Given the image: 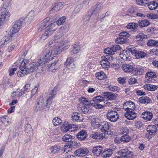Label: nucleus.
Returning a JSON list of instances; mask_svg holds the SVG:
<instances>
[{
	"mask_svg": "<svg viewBox=\"0 0 158 158\" xmlns=\"http://www.w3.org/2000/svg\"><path fill=\"white\" fill-rule=\"evenodd\" d=\"M122 69L123 71L125 73H130L133 71V67L131 65L127 64H124L122 66Z\"/></svg>",
	"mask_w": 158,
	"mask_h": 158,
	"instance_id": "obj_24",
	"label": "nucleus"
},
{
	"mask_svg": "<svg viewBox=\"0 0 158 158\" xmlns=\"http://www.w3.org/2000/svg\"><path fill=\"white\" fill-rule=\"evenodd\" d=\"M50 20V18L49 17L45 18L43 21L44 23V24L39 29V30L41 31L42 30H44L46 28L47 26L48 25V24L51 23Z\"/></svg>",
	"mask_w": 158,
	"mask_h": 158,
	"instance_id": "obj_36",
	"label": "nucleus"
},
{
	"mask_svg": "<svg viewBox=\"0 0 158 158\" xmlns=\"http://www.w3.org/2000/svg\"><path fill=\"white\" fill-rule=\"evenodd\" d=\"M112 154V150L111 149H105L102 154L103 158L110 157Z\"/></svg>",
	"mask_w": 158,
	"mask_h": 158,
	"instance_id": "obj_30",
	"label": "nucleus"
},
{
	"mask_svg": "<svg viewBox=\"0 0 158 158\" xmlns=\"http://www.w3.org/2000/svg\"><path fill=\"white\" fill-rule=\"evenodd\" d=\"M62 140L65 142H69L72 141L73 137L69 134H65L62 137Z\"/></svg>",
	"mask_w": 158,
	"mask_h": 158,
	"instance_id": "obj_44",
	"label": "nucleus"
},
{
	"mask_svg": "<svg viewBox=\"0 0 158 158\" xmlns=\"http://www.w3.org/2000/svg\"><path fill=\"white\" fill-rule=\"evenodd\" d=\"M142 118L146 121H150L153 117L152 113L150 111H146L142 114Z\"/></svg>",
	"mask_w": 158,
	"mask_h": 158,
	"instance_id": "obj_16",
	"label": "nucleus"
},
{
	"mask_svg": "<svg viewBox=\"0 0 158 158\" xmlns=\"http://www.w3.org/2000/svg\"><path fill=\"white\" fill-rule=\"evenodd\" d=\"M79 101L80 102V103L77 105L82 106L84 105H89L90 102L89 101L88 99L85 98L81 97L79 98Z\"/></svg>",
	"mask_w": 158,
	"mask_h": 158,
	"instance_id": "obj_35",
	"label": "nucleus"
},
{
	"mask_svg": "<svg viewBox=\"0 0 158 158\" xmlns=\"http://www.w3.org/2000/svg\"><path fill=\"white\" fill-rule=\"evenodd\" d=\"M138 27V24L135 23H130L127 26V27L128 29H135Z\"/></svg>",
	"mask_w": 158,
	"mask_h": 158,
	"instance_id": "obj_54",
	"label": "nucleus"
},
{
	"mask_svg": "<svg viewBox=\"0 0 158 158\" xmlns=\"http://www.w3.org/2000/svg\"><path fill=\"white\" fill-rule=\"evenodd\" d=\"M146 76L149 77L154 78L156 77V74L155 72H148L146 73Z\"/></svg>",
	"mask_w": 158,
	"mask_h": 158,
	"instance_id": "obj_61",
	"label": "nucleus"
},
{
	"mask_svg": "<svg viewBox=\"0 0 158 158\" xmlns=\"http://www.w3.org/2000/svg\"><path fill=\"white\" fill-rule=\"evenodd\" d=\"M146 55V54L142 51H138L137 53L135 54V56L137 58H142L145 57Z\"/></svg>",
	"mask_w": 158,
	"mask_h": 158,
	"instance_id": "obj_56",
	"label": "nucleus"
},
{
	"mask_svg": "<svg viewBox=\"0 0 158 158\" xmlns=\"http://www.w3.org/2000/svg\"><path fill=\"white\" fill-rule=\"evenodd\" d=\"M103 150V149L102 146H99L94 147L92 152L96 156H98L100 155Z\"/></svg>",
	"mask_w": 158,
	"mask_h": 158,
	"instance_id": "obj_26",
	"label": "nucleus"
},
{
	"mask_svg": "<svg viewBox=\"0 0 158 158\" xmlns=\"http://www.w3.org/2000/svg\"><path fill=\"white\" fill-rule=\"evenodd\" d=\"M28 74L27 73V69L24 68L23 69H20L18 71L17 75L19 77H23L24 76Z\"/></svg>",
	"mask_w": 158,
	"mask_h": 158,
	"instance_id": "obj_40",
	"label": "nucleus"
},
{
	"mask_svg": "<svg viewBox=\"0 0 158 158\" xmlns=\"http://www.w3.org/2000/svg\"><path fill=\"white\" fill-rule=\"evenodd\" d=\"M35 12L34 10L31 11L28 14L27 17L31 20L35 17Z\"/></svg>",
	"mask_w": 158,
	"mask_h": 158,
	"instance_id": "obj_62",
	"label": "nucleus"
},
{
	"mask_svg": "<svg viewBox=\"0 0 158 158\" xmlns=\"http://www.w3.org/2000/svg\"><path fill=\"white\" fill-rule=\"evenodd\" d=\"M100 127L102 132L106 135L107 134L110 129V125L109 123L106 122H103L102 123Z\"/></svg>",
	"mask_w": 158,
	"mask_h": 158,
	"instance_id": "obj_14",
	"label": "nucleus"
},
{
	"mask_svg": "<svg viewBox=\"0 0 158 158\" xmlns=\"http://www.w3.org/2000/svg\"><path fill=\"white\" fill-rule=\"evenodd\" d=\"M78 110L82 113H87L89 110V107L88 105H84L82 106L77 105V106Z\"/></svg>",
	"mask_w": 158,
	"mask_h": 158,
	"instance_id": "obj_25",
	"label": "nucleus"
},
{
	"mask_svg": "<svg viewBox=\"0 0 158 158\" xmlns=\"http://www.w3.org/2000/svg\"><path fill=\"white\" fill-rule=\"evenodd\" d=\"M135 75L137 76H139L143 74V70L142 67L138 66L135 69Z\"/></svg>",
	"mask_w": 158,
	"mask_h": 158,
	"instance_id": "obj_46",
	"label": "nucleus"
},
{
	"mask_svg": "<svg viewBox=\"0 0 158 158\" xmlns=\"http://www.w3.org/2000/svg\"><path fill=\"white\" fill-rule=\"evenodd\" d=\"M69 46V43L67 40L57 42L54 45V49L53 50H48L46 51V56L49 58L51 56V59H52L53 57L60 53L63 50L68 49Z\"/></svg>",
	"mask_w": 158,
	"mask_h": 158,
	"instance_id": "obj_1",
	"label": "nucleus"
},
{
	"mask_svg": "<svg viewBox=\"0 0 158 158\" xmlns=\"http://www.w3.org/2000/svg\"><path fill=\"white\" fill-rule=\"evenodd\" d=\"M139 25L142 27H144L149 26L151 23L146 19L141 20L139 21Z\"/></svg>",
	"mask_w": 158,
	"mask_h": 158,
	"instance_id": "obj_38",
	"label": "nucleus"
},
{
	"mask_svg": "<svg viewBox=\"0 0 158 158\" xmlns=\"http://www.w3.org/2000/svg\"><path fill=\"white\" fill-rule=\"evenodd\" d=\"M106 117L110 121L115 122L118 119L119 114L117 112L114 110H110L107 113Z\"/></svg>",
	"mask_w": 158,
	"mask_h": 158,
	"instance_id": "obj_5",
	"label": "nucleus"
},
{
	"mask_svg": "<svg viewBox=\"0 0 158 158\" xmlns=\"http://www.w3.org/2000/svg\"><path fill=\"white\" fill-rule=\"evenodd\" d=\"M66 64V68L69 69L74 67L75 64L73 59L72 58H68Z\"/></svg>",
	"mask_w": 158,
	"mask_h": 158,
	"instance_id": "obj_31",
	"label": "nucleus"
},
{
	"mask_svg": "<svg viewBox=\"0 0 158 158\" xmlns=\"http://www.w3.org/2000/svg\"><path fill=\"white\" fill-rule=\"evenodd\" d=\"M60 65V64L58 61H56L53 63L51 64H48V67L49 71L54 72H55L53 71L58 69Z\"/></svg>",
	"mask_w": 158,
	"mask_h": 158,
	"instance_id": "obj_22",
	"label": "nucleus"
},
{
	"mask_svg": "<svg viewBox=\"0 0 158 158\" xmlns=\"http://www.w3.org/2000/svg\"><path fill=\"white\" fill-rule=\"evenodd\" d=\"M0 119L2 123L6 125H9L11 123L9 122L10 118L6 115H4L1 117Z\"/></svg>",
	"mask_w": 158,
	"mask_h": 158,
	"instance_id": "obj_39",
	"label": "nucleus"
},
{
	"mask_svg": "<svg viewBox=\"0 0 158 158\" xmlns=\"http://www.w3.org/2000/svg\"><path fill=\"white\" fill-rule=\"evenodd\" d=\"M150 101V98L147 96L141 97L139 99V101L142 103H148Z\"/></svg>",
	"mask_w": 158,
	"mask_h": 158,
	"instance_id": "obj_42",
	"label": "nucleus"
},
{
	"mask_svg": "<svg viewBox=\"0 0 158 158\" xmlns=\"http://www.w3.org/2000/svg\"><path fill=\"white\" fill-rule=\"evenodd\" d=\"M13 36V35H11V34H10L8 36L5 37L0 42V46L3 47L5 44H6L8 42L11 41Z\"/></svg>",
	"mask_w": 158,
	"mask_h": 158,
	"instance_id": "obj_18",
	"label": "nucleus"
},
{
	"mask_svg": "<svg viewBox=\"0 0 158 158\" xmlns=\"http://www.w3.org/2000/svg\"><path fill=\"white\" fill-rule=\"evenodd\" d=\"M29 61L28 60H23L20 63L19 67L20 69H23L24 68L27 69L26 66L27 64Z\"/></svg>",
	"mask_w": 158,
	"mask_h": 158,
	"instance_id": "obj_51",
	"label": "nucleus"
},
{
	"mask_svg": "<svg viewBox=\"0 0 158 158\" xmlns=\"http://www.w3.org/2000/svg\"><path fill=\"white\" fill-rule=\"evenodd\" d=\"M126 41V38H124L122 37H118L115 40V42L117 43L121 44H123Z\"/></svg>",
	"mask_w": 158,
	"mask_h": 158,
	"instance_id": "obj_52",
	"label": "nucleus"
},
{
	"mask_svg": "<svg viewBox=\"0 0 158 158\" xmlns=\"http://www.w3.org/2000/svg\"><path fill=\"white\" fill-rule=\"evenodd\" d=\"M75 125L74 124H69L67 122H65L62 126H61V129L62 132H67L69 131L70 129H72V128L75 127Z\"/></svg>",
	"mask_w": 158,
	"mask_h": 158,
	"instance_id": "obj_11",
	"label": "nucleus"
},
{
	"mask_svg": "<svg viewBox=\"0 0 158 158\" xmlns=\"http://www.w3.org/2000/svg\"><path fill=\"white\" fill-rule=\"evenodd\" d=\"M95 76L99 80H104L107 77L106 74L102 71L96 73Z\"/></svg>",
	"mask_w": 158,
	"mask_h": 158,
	"instance_id": "obj_32",
	"label": "nucleus"
},
{
	"mask_svg": "<svg viewBox=\"0 0 158 158\" xmlns=\"http://www.w3.org/2000/svg\"><path fill=\"white\" fill-rule=\"evenodd\" d=\"M104 53L106 54L113 55L114 54V52L112 48L111 47L110 48H107L105 49Z\"/></svg>",
	"mask_w": 158,
	"mask_h": 158,
	"instance_id": "obj_57",
	"label": "nucleus"
},
{
	"mask_svg": "<svg viewBox=\"0 0 158 158\" xmlns=\"http://www.w3.org/2000/svg\"><path fill=\"white\" fill-rule=\"evenodd\" d=\"M118 156H116L114 158H130L133 155L132 152L127 149H122L118 152Z\"/></svg>",
	"mask_w": 158,
	"mask_h": 158,
	"instance_id": "obj_4",
	"label": "nucleus"
},
{
	"mask_svg": "<svg viewBox=\"0 0 158 158\" xmlns=\"http://www.w3.org/2000/svg\"><path fill=\"white\" fill-rule=\"evenodd\" d=\"M10 16L9 10L4 7H2L0 9V19L3 20L8 19Z\"/></svg>",
	"mask_w": 158,
	"mask_h": 158,
	"instance_id": "obj_8",
	"label": "nucleus"
},
{
	"mask_svg": "<svg viewBox=\"0 0 158 158\" xmlns=\"http://www.w3.org/2000/svg\"><path fill=\"white\" fill-rule=\"evenodd\" d=\"M149 9L152 10L156 9L158 6V3L155 1H152L150 2H148L147 4Z\"/></svg>",
	"mask_w": 158,
	"mask_h": 158,
	"instance_id": "obj_34",
	"label": "nucleus"
},
{
	"mask_svg": "<svg viewBox=\"0 0 158 158\" xmlns=\"http://www.w3.org/2000/svg\"><path fill=\"white\" fill-rule=\"evenodd\" d=\"M135 108V105L133 102L128 101L123 104V109L126 111L134 110Z\"/></svg>",
	"mask_w": 158,
	"mask_h": 158,
	"instance_id": "obj_9",
	"label": "nucleus"
},
{
	"mask_svg": "<svg viewBox=\"0 0 158 158\" xmlns=\"http://www.w3.org/2000/svg\"><path fill=\"white\" fill-rule=\"evenodd\" d=\"M87 134L85 131L82 130L77 134V137L78 139L80 141L85 140L87 136Z\"/></svg>",
	"mask_w": 158,
	"mask_h": 158,
	"instance_id": "obj_23",
	"label": "nucleus"
},
{
	"mask_svg": "<svg viewBox=\"0 0 158 158\" xmlns=\"http://www.w3.org/2000/svg\"><path fill=\"white\" fill-rule=\"evenodd\" d=\"M148 0H136V4L141 6H146L148 4Z\"/></svg>",
	"mask_w": 158,
	"mask_h": 158,
	"instance_id": "obj_50",
	"label": "nucleus"
},
{
	"mask_svg": "<svg viewBox=\"0 0 158 158\" xmlns=\"http://www.w3.org/2000/svg\"><path fill=\"white\" fill-rule=\"evenodd\" d=\"M63 6V4L62 2H59L49 10V12L50 14H52L57 12L61 9Z\"/></svg>",
	"mask_w": 158,
	"mask_h": 158,
	"instance_id": "obj_20",
	"label": "nucleus"
},
{
	"mask_svg": "<svg viewBox=\"0 0 158 158\" xmlns=\"http://www.w3.org/2000/svg\"><path fill=\"white\" fill-rule=\"evenodd\" d=\"M131 139L130 137L128 134L123 135L120 137L121 142L123 143L128 142Z\"/></svg>",
	"mask_w": 158,
	"mask_h": 158,
	"instance_id": "obj_45",
	"label": "nucleus"
},
{
	"mask_svg": "<svg viewBox=\"0 0 158 158\" xmlns=\"http://www.w3.org/2000/svg\"><path fill=\"white\" fill-rule=\"evenodd\" d=\"M83 7L82 4H80L77 5L75 8L74 9V12L75 13H78L80 11Z\"/></svg>",
	"mask_w": 158,
	"mask_h": 158,
	"instance_id": "obj_63",
	"label": "nucleus"
},
{
	"mask_svg": "<svg viewBox=\"0 0 158 158\" xmlns=\"http://www.w3.org/2000/svg\"><path fill=\"white\" fill-rule=\"evenodd\" d=\"M147 45L149 47H158V41L151 40L148 41L147 42Z\"/></svg>",
	"mask_w": 158,
	"mask_h": 158,
	"instance_id": "obj_37",
	"label": "nucleus"
},
{
	"mask_svg": "<svg viewBox=\"0 0 158 158\" xmlns=\"http://www.w3.org/2000/svg\"><path fill=\"white\" fill-rule=\"evenodd\" d=\"M50 61L49 57L46 56V54L43 57H41L38 62H33L29 64L27 67V73L28 74L33 72L36 69H38L39 68L45 66L47 63Z\"/></svg>",
	"mask_w": 158,
	"mask_h": 158,
	"instance_id": "obj_2",
	"label": "nucleus"
},
{
	"mask_svg": "<svg viewBox=\"0 0 158 158\" xmlns=\"http://www.w3.org/2000/svg\"><path fill=\"white\" fill-rule=\"evenodd\" d=\"M88 152L89 151L87 149L82 148L76 150L74 153L76 156H83L86 155Z\"/></svg>",
	"mask_w": 158,
	"mask_h": 158,
	"instance_id": "obj_12",
	"label": "nucleus"
},
{
	"mask_svg": "<svg viewBox=\"0 0 158 158\" xmlns=\"http://www.w3.org/2000/svg\"><path fill=\"white\" fill-rule=\"evenodd\" d=\"M62 122V120L60 118L58 117H55L52 120L53 124L56 126L60 124Z\"/></svg>",
	"mask_w": 158,
	"mask_h": 158,
	"instance_id": "obj_49",
	"label": "nucleus"
},
{
	"mask_svg": "<svg viewBox=\"0 0 158 158\" xmlns=\"http://www.w3.org/2000/svg\"><path fill=\"white\" fill-rule=\"evenodd\" d=\"M92 137L94 139L102 140L106 139V135L103 133L96 132L92 134Z\"/></svg>",
	"mask_w": 158,
	"mask_h": 158,
	"instance_id": "obj_21",
	"label": "nucleus"
},
{
	"mask_svg": "<svg viewBox=\"0 0 158 158\" xmlns=\"http://www.w3.org/2000/svg\"><path fill=\"white\" fill-rule=\"evenodd\" d=\"M81 47L78 44H74L73 47V49L71 52L72 55H76L80 51Z\"/></svg>",
	"mask_w": 158,
	"mask_h": 158,
	"instance_id": "obj_29",
	"label": "nucleus"
},
{
	"mask_svg": "<svg viewBox=\"0 0 158 158\" xmlns=\"http://www.w3.org/2000/svg\"><path fill=\"white\" fill-rule=\"evenodd\" d=\"M103 95L104 97L105 98H106L109 100H114L116 98L115 94L109 92H105L103 93Z\"/></svg>",
	"mask_w": 158,
	"mask_h": 158,
	"instance_id": "obj_15",
	"label": "nucleus"
},
{
	"mask_svg": "<svg viewBox=\"0 0 158 158\" xmlns=\"http://www.w3.org/2000/svg\"><path fill=\"white\" fill-rule=\"evenodd\" d=\"M66 19V17L65 16H63L60 17L56 21V23L57 24L58 26L63 24L64 23Z\"/></svg>",
	"mask_w": 158,
	"mask_h": 158,
	"instance_id": "obj_53",
	"label": "nucleus"
},
{
	"mask_svg": "<svg viewBox=\"0 0 158 158\" xmlns=\"http://www.w3.org/2000/svg\"><path fill=\"white\" fill-rule=\"evenodd\" d=\"M83 7L82 4H80L77 5L75 8L74 9V12L75 13H78L80 11Z\"/></svg>",
	"mask_w": 158,
	"mask_h": 158,
	"instance_id": "obj_64",
	"label": "nucleus"
},
{
	"mask_svg": "<svg viewBox=\"0 0 158 158\" xmlns=\"http://www.w3.org/2000/svg\"><path fill=\"white\" fill-rule=\"evenodd\" d=\"M15 91L17 94V97H21L25 94L24 90L19 89H17Z\"/></svg>",
	"mask_w": 158,
	"mask_h": 158,
	"instance_id": "obj_59",
	"label": "nucleus"
},
{
	"mask_svg": "<svg viewBox=\"0 0 158 158\" xmlns=\"http://www.w3.org/2000/svg\"><path fill=\"white\" fill-rule=\"evenodd\" d=\"M158 88V86L156 85L150 84H145L144 86V88L145 89L150 91H154Z\"/></svg>",
	"mask_w": 158,
	"mask_h": 158,
	"instance_id": "obj_33",
	"label": "nucleus"
},
{
	"mask_svg": "<svg viewBox=\"0 0 158 158\" xmlns=\"http://www.w3.org/2000/svg\"><path fill=\"white\" fill-rule=\"evenodd\" d=\"M128 51L127 50H123L121 52L120 54V57L121 59L123 60H126L128 57L129 55L127 53Z\"/></svg>",
	"mask_w": 158,
	"mask_h": 158,
	"instance_id": "obj_41",
	"label": "nucleus"
},
{
	"mask_svg": "<svg viewBox=\"0 0 158 158\" xmlns=\"http://www.w3.org/2000/svg\"><path fill=\"white\" fill-rule=\"evenodd\" d=\"M25 131L28 134L31 133L33 131L32 128L30 124H27L25 127Z\"/></svg>",
	"mask_w": 158,
	"mask_h": 158,
	"instance_id": "obj_55",
	"label": "nucleus"
},
{
	"mask_svg": "<svg viewBox=\"0 0 158 158\" xmlns=\"http://www.w3.org/2000/svg\"><path fill=\"white\" fill-rule=\"evenodd\" d=\"M103 5L102 3H100L98 4H97L96 5V6L95 9L94 10L92 13V14L94 13L95 11H100L101 9L103 8Z\"/></svg>",
	"mask_w": 158,
	"mask_h": 158,
	"instance_id": "obj_58",
	"label": "nucleus"
},
{
	"mask_svg": "<svg viewBox=\"0 0 158 158\" xmlns=\"http://www.w3.org/2000/svg\"><path fill=\"white\" fill-rule=\"evenodd\" d=\"M43 100L39 101L35 106L34 107V110L36 112L41 111L43 109Z\"/></svg>",
	"mask_w": 158,
	"mask_h": 158,
	"instance_id": "obj_27",
	"label": "nucleus"
},
{
	"mask_svg": "<svg viewBox=\"0 0 158 158\" xmlns=\"http://www.w3.org/2000/svg\"><path fill=\"white\" fill-rule=\"evenodd\" d=\"M111 56L109 55H106L102 57V60L100 62V63L102 67L106 69L107 70L110 66V58H111Z\"/></svg>",
	"mask_w": 158,
	"mask_h": 158,
	"instance_id": "obj_6",
	"label": "nucleus"
},
{
	"mask_svg": "<svg viewBox=\"0 0 158 158\" xmlns=\"http://www.w3.org/2000/svg\"><path fill=\"white\" fill-rule=\"evenodd\" d=\"M60 149V147L58 146H52L50 148L51 152L53 154H56L58 153Z\"/></svg>",
	"mask_w": 158,
	"mask_h": 158,
	"instance_id": "obj_48",
	"label": "nucleus"
},
{
	"mask_svg": "<svg viewBox=\"0 0 158 158\" xmlns=\"http://www.w3.org/2000/svg\"><path fill=\"white\" fill-rule=\"evenodd\" d=\"M147 131L151 135H155L157 131L156 127L153 125H149L147 128Z\"/></svg>",
	"mask_w": 158,
	"mask_h": 158,
	"instance_id": "obj_17",
	"label": "nucleus"
},
{
	"mask_svg": "<svg viewBox=\"0 0 158 158\" xmlns=\"http://www.w3.org/2000/svg\"><path fill=\"white\" fill-rule=\"evenodd\" d=\"M22 24V21L21 20H18L15 21L10 30V34L13 35L18 32L20 29Z\"/></svg>",
	"mask_w": 158,
	"mask_h": 158,
	"instance_id": "obj_7",
	"label": "nucleus"
},
{
	"mask_svg": "<svg viewBox=\"0 0 158 158\" xmlns=\"http://www.w3.org/2000/svg\"><path fill=\"white\" fill-rule=\"evenodd\" d=\"M136 38L138 40H142L147 39L148 36L143 33H140L136 35Z\"/></svg>",
	"mask_w": 158,
	"mask_h": 158,
	"instance_id": "obj_47",
	"label": "nucleus"
},
{
	"mask_svg": "<svg viewBox=\"0 0 158 158\" xmlns=\"http://www.w3.org/2000/svg\"><path fill=\"white\" fill-rule=\"evenodd\" d=\"M105 98L100 96H98L94 97L93 98V100L94 102L99 103L103 102L105 100Z\"/></svg>",
	"mask_w": 158,
	"mask_h": 158,
	"instance_id": "obj_43",
	"label": "nucleus"
},
{
	"mask_svg": "<svg viewBox=\"0 0 158 158\" xmlns=\"http://www.w3.org/2000/svg\"><path fill=\"white\" fill-rule=\"evenodd\" d=\"M58 91V88L56 87H54L52 90L49 93V96L47 100V103L46 106L44 107L45 110H48L49 108H52L53 107L52 99L54 98Z\"/></svg>",
	"mask_w": 158,
	"mask_h": 158,
	"instance_id": "obj_3",
	"label": "nucleus"
},
{
	"mask_svg": "<svg viewBox=\"0 0 158 158\" xmlns=\"http://www.w3.org/2000/svg\"><path fill=\"white\" fill-rule=\"evenodd\" d=\"M100 120L97 118L93 119L91 122V126L95 129H97L100 127L101 124H100Z\"/></svg>",
	"mask_w": 158,
	"mask_h": 158,
	"instance_id": "obj_19",
	"label": "nucleus"
},
{
	"mask_svg": "<svg viewBox=\"0 0 158 158\" xmlns=\"http://www.w3.org/2000/svg\"><path fill=\"white\" fill-rule=\"evenodd\" d=\"M109 89L113 92H118L119 90V88L117 86L110 85L109 86Z\"/></svg>",
	"mask_w": 158,
	"mask_h": 158,
	"instance_id": "obj_60",
	"label": "nucleus"
},
{
	"mask_svg": "<svg viewBox=\"0 0 158 158\" xmlns=\"http://www.w3.org/2000/svg\"><path fill=\"white\" fill-rule=\"evenodd\" d=\"M136 116L137 114L134 110L127 111L125 114L126 118L131 120L135 119L136 117Z\"/></svg>",
	"mask_w": 158,
	"mask_h": 158,
	"instance_id": "obj_13",
	"label": "nucleus"
},
{
	"mask_svg": "<svg viewBox=\"0 0 158 158\" xmlns=\"http://www.w3.org/2000/svg\"><path fill=\"white\" fill-rule=\"evenodd\" d=\"M72 119L74 121L81 122L83 119V116L77 113H73L72 115Z\"/></svg>",
	"mask_w": 158,
	"mask_h": 158,
	"instance_id": "obj_28",
	"label": "nucleus"
},
{
	"mask_svg": "<svg viewBox=\"0 0 158 158\" xmlns=\"http://www.w3.org/2000/svg\"><path fill=\"white\" fill-rule=\"evenodd\" d=\"M67 29L64 27H61L56 32L54 39L58 40L60 39L67 32Z\"/></svg>",
	"mask_w": 158,
	"mask_h": 158,
	"instance_id": "obj_10",
	"label": "nucleus"
}]
</instances>
